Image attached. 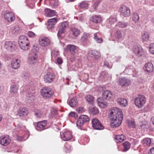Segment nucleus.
I'll list each match as a JSON object with an SVG mask.
<instances>
[{
    "instance_id": "obj_28",
    "label": "nucleus",
    "mask_w": 154,
    "mask_h": 154,
    "mask_svg": "<svg viewBox=\"0 0 154 154\" xmlns=\"http://www.w3.org/2000/svg\"><path fill=\"white\" fill-rule=\"evenodd\" d=\"M143 49L141 47L136 46L133 49V51L134 54L139 56H141L143 52Z\"/></svg>"
},
{
    "instance_id": "obj_54",
    "label": "nucleus",
    "mask_w": 154,
    "mask_h": 154,
    "mask_svg": "<svg viewBox=\"0 0 154 154\" xmlns=\"http://www.w3.org/2000/svg\"><path fill=\"white\" fill-rule=\"evenodd\" d=\"M69 116L72 117H74L75 118L77 117V114L74 112H70L69 114Z\"/></svg>"
},
{
    "instance_id": "obj_31",
    "label": "nucleus",
    "mask_w": 154,
    "mask_h": 154,
    "mask_svg": "<svg viewBox=\"0 0 154 154\" xmlns=\"http://www.w3.org/2000/svg\"><path fill=\"white\" fill-rule=\"evenodd\" d=\"M77 103V99L75 97L71 99L69 102V105L72 107H75L76 106Z\"/></svg>"
},
{
    "instance_id": "obj_58",
    "label": "nucleus",
    "mask_w": 154,
    "mask_h": 154,
    "mask_svg": "<svg viewBox=\"0 0 154 154\" xmlns=\"http://www.w3.org/2000/svg\"><path fill=\"white\" fill-rule=\"evenodd\" d=\"M83 111V110L82 109L79 108L77 110V111H78V112L79 113L82 112Z\"/></svg>"
},
{
    "instance_id": "obj_52",
    "label": "nucleus",
    "mask_w": 154,
    "mask_h": 154,
    "mask_svg": "<svg viewBox=\"0 0 154 154\" xmlns=\"http://www.w3.org/2000/svg\"><path fill=\"white\" fill-rule=\"evenodd\" d=\"M128 124L129 126L130 127L133 128L135 126L134 122V121L133 120L129 121Z\"/></svg>"
},
{
    "instance_id": "obj_51",
    "label": "nucleus",
    "mask_w": 154,
    "mask_h": 154,
    "mask_svg": "<svg viewBox=\"0 0 154 154\" xmlns=\"http://www.w3.org/2000/svg\"><path fill=\"white\" fill-rule=\"evenodd\" d=\"M116 36L117 38L118 39H120L122 38L123 36L122 35L121 32L120 31H117L116 33Z\"/></svg>"
},
{
    "instance_id": "obj_6",
    "label": "nucleus",
    "mask_w": 154,
    "mask_h": 154,
    "mask_svg": "<svg viewBox=\"0 0 154 154\" xmlns=\"http://www.w3.org/2000/svg\"><path fill=\"white\" fill-rule=\"evenodd\" d=\"M92 127L97 130H102L104 129V127L101 123L97 118L92 119Z\"/></svg>"
},
{
    "instance_id": "obj_17",
    "label": "nucleus",
    "mask_w": 154,
    "mask_h": 154,
    "mask_svg": "<svg viewBox=\"0 0 154 154\" xmlns=\"http://www.w3.org/2000/svg\"><path fill=\"white\" fill-rule=\"evenodd\" d=\"M118 84L122 86H127L131 83L130 81L125 77L120 78L118 82Z\"/></svg>"
},
{
    "instance_id": "obj_62",
    "label": "nucleus",
    "mask_w": 154,
    "mask_h": 154,
    "mask_svg": "<svg viewBox=\"0 0 154 154\" xmlns=\"http://www.w3.org/2000/svg\"><path fill=\"white\" fill-rule=\"evenodd\" d=\"M17 139L18 140L20 141H21L22 140V138H20V137H18V138H17Z\"/></svg>"
},
{
    "instance_id": "obj_38",
    "label": "nucleus",
    "mask_w": 154,
    "mask_h": 154,
    "mask_svg": "<svg viewBox=\"0 0 154 154\" xmlns=\"http://www.w3.org/2000/svg\"><path fill=\"white\" fill-rule=\"evenodd\" d=\"M122 144L124 146V148L123 149V152H126L129 150L131 146V144L128 141H125L122 143Z\"/></svg>"
},
{
    "instance_id": "obj_23",
    "label": "nucleus",
    "mask_w": 154,
    "mask_h": 154,
    "mask_svg": "<svg viewBox=\"0 0 154 154\" xmlns=\"http://www.w3.org/2000/svg\"><path fill=\"white\" fill-rule=\"evenodd\" d=\"M19 87L17 85H13L11 86L9 92L10 93L13 95H16L18 90Z\"/></svg>"
},
{
    "instance_id": "obj_30",
    "label": "nucleus",
    "mask_w": 154,
    "mask_h": 154,
    "mask_svg": "<svg viewBox=\"0 0 154 154\" xmlns=\"http://www.w3.org/2000/svg\"><path fill=\"white\" fill-rule=\"evenodd\" d=\"M85 99L89 104L92 105L93 104L94 97L93 96L90 94L88 95L85 97Z\"/></svg>"
},
{
    "instance_id": "obj_60",
    "label": "nucleus",
    "mask_w": 154,
    "mask_h": 154,
    "mask_svg": "<svg viewBox=\"0 0 154 154\" xmlns=\"http://www.w3.org/2000/svg\"><path fill=\"white\" fill-rule=\"evenodd\" d=\"M151 21L154 24V17L152 18L151 19Z\"/></svg>"
},
{
    "instance_id": "obj_15",
    "label": "nucleus",
    "mask_w": 154,
    "mask_h": 154,
    "mask_svg": "<svg viewBox=\"0 0 154 154\" xmlns=\"http://www.w3.org/2000/svg\"><path fill=\"white\" fill-rule=\"evenodd\" d=\"M46 125L47 121L46 120L38 122L37 124L36 129L38 131H42L46 128Z\"/></svg>"
},
{
    "instance_id": "obj_7",
    "label": "nucleus",
    "mask_w": 154,
    "mask_h": 154,
    "mask_svg": "<svg viewBox=\"0 0 154 154\" xmlns=\"http://www.w3.org/2000/svg\"><path fill=\"white\" fill-rule=\"evenodd\" d=\"M11 139L8 135H3L0 137V143L2 146H7L10 143Z\"/></svg>"
},
{
    "instance_id": "obj_59",
    "label": "nucleus",
    "mask_w": 154,
    "mask_h": 154,
    "mask_svg": "<svg viewBox=\"0 0 154 154\" xmlns=\"http://www.w3.org/2000/svg\"><path fill=\"white\" fill-rule=\"evenodd\" d=\"M152 124L154 125V117H152L151 119Z\"/></svg>"
},
{
    "instance_id": "obj_35",
    "label": "nucleus",
    "mask_w": 154,
    "mask_h": 154,
    "mask_svg": "<svg viewBox=\"0 0 154 154\" xmlns=\"http://www.w3.org/2000/svg\"><path fill=\"white\" fill-rule=\"evenodd\" d=\"M142 141L143 143L145 146H150L152 144L151 139L149 138H145L142 140Z\"/></svg>"
},
{
    "instance_id": "obj_45",
    "label": "nucleus",
    "mask_w": 154,
    "mask_h": 154,
    "mask_svg": "<svg viewBox=\"0 0 154 154\" xmlns=\"http://www.w3.org/2000/svg\"><path fill=\"white\" fill-rule=\"evenodd\" d=\"M20 28L18 26H15L12 29L11 31V32L12 33L16 35L18 34V33L20 32Z\"/></svg>"
},
{
    "instance_id": "obj_19",
    "label": "nucleus",
    "mask_w": 154,
    "mask_h": 154,
    "mask_svg": "<svg viewBox=\"0 0 154 154\" xmlns=\"http://www.w3.org/2000/svg\"><path fill=\"white\" fill-rule=\"evenodd\" d=\"M16 44L14 42L6 41L4 43V47L8 50L11 51L13 49L15 48Z\"/></svg>"
},
{
    "instance_id": "obj_33",
    "label": "nucleus",
    "mask_w": 154,
    "mask_h": 154,
    "mask_svg": "<svg viewBox=\"0 0 154 154\" xmlns=\"http://www.w3.org/2000/svg\"><path fill=\"white\" fill-rule=\"evenodd\" d=\"M89 112L93 115H95L99 112L98 109L96 107L91 106L89 108Z\"/></svg>"
},
{
    "instance_id": "obj_50",
    "label": "nucleus",
    "mask_w": 154,
    "mask_h": 154,
    "mask_svg": "<svg viewBox=\"0 0 154 154\" xmlns=\"http://www.w3.org/2000/svg\"><path fill=\"white\" fill-rule=\"evenodd\" d=\"M30 74L28 72H25L23 73L21 75V77L24 79H27L30 76Z\"/></svg>"
},
{
    "instance_id": "obj_22",
    "label": "nucleus",
    "mask_w": 154,
    "mask_h": 154,
    "mask_svg": "<svg viewBox=\"0 0 154 154\" xmlns=\"http://www.w3.org/2000/svg\"><path fill=\"white\" fill-rule=\"evenodd\" d=\"M20 61L17 59H15L13 60L11 62L12 68L14 69L18 68L20 66Z\"/></svg>"
},
{
    "instance_id": "obj_63",
    "label": "nucleus",
    "mask_w": 154,
    "mask_h": 154,
    "mask_svg": "<svg viewBox=\"0 0 154 154\" xmlns=\"http://www.w3.org/2000/svg\"><path fill=\"white\" fill-rule=\"evenodd\" d=\"M2 116L0 115V122L2 120Z\"/></svg>"
},
{
    "instance_id": "obj_27",
    "label": "nucleus",
    "mask_w": 154,
    "mask_h": 154,
    "mask_svg": "<svg viewBox=\"0 0 154 154\" xmlns=\"http://www.w3.org/2000/svg\"><path fill=\"white\" fill-rule=\"evenodd\" d=\"M144 69L146 72H151L153 69V65L151 63H148L145 64Z\"/></svg>"
},
{
    "instance_id": "obj_43",
    "label": "nucleus",
    "mask_w": 154,
    "mask_h": 154,
    "mask_svg": "<svg viewBox=\"0 0 154 154\" xmlns=\"http://www.w3.org/2000/svg\"><path fill=\"white\" fill-rule=\"evenodd\" d=\"M35 116L38 118H41L42 116V113L41 111L38 109H35L34 111Z\"/></svg>"
},
{
    "instance_id": "obj_11",
    "label": "nucleus",
    "mask_w": 154,
    "mask_h": 154,
    "mask_svg": "<svg viewBox=\"0 0 154 154\" xmlns=\"http://www.w3.org/2000/svg\"><path fill=\"white\" fill-rule=\"evenodd\" d=\"M57 21V19L54 18L48 20V21L47 28L49 30L51 31L54 27L55 24Z\"/></svg>"
},
{
    "instance_id": "obj_32",
    "label": "nucleus",
    "mask_w": 154,
    "mask_h": 154,
    "mask_svg": "<svg viewBox=\"0 0 154 154\" xmlns=\"http://www.w3.org/2000/svg\"><path fill=\"white\" fill-rule=\"evenodd\" d=\"M116 142L117 143L122 142L125 139V137L123 134L116 135L115 137Z\"/></svg>"
},
{
    "instance_id": "obj_42",
    "label": "nucleus",
    "mask_w": 154,
    "mask_h": 154,
    "mask_svg": "<svg viewBox=\"0 0 154 154\" xmlns=\"http://www.w3.org/2000/svg\"><path fill=\"white\" fill-rule=\"evenodd\" d=\"M78 6L81 8L87 9L88 7V4L85 1H83L78 5Z\"/></svg>"
},
{
    "instance_id": "obj_48",
    "label": "nucleus",
    "mask_w": 154,
    "mask_h": 154,
    "mask_svg": "<svg viewBox=\"0 0 154 154\" xmlns=\"http://www.w3.org/2000/svg\"><path fill=\"white\" fill-rule=\"evenodd\" d=\"M50 4L53 6H56L58 5L57 0H50Z\"/></svg>"
},
{
    "instance_id": "obj_36",
    "label": "nucleus",
    "mask_w": 154,
    "mask_h": 154,
    "mask_svg": "<svg viewBox=\"0 0 154 154\" xmlns=\"http://www.w3.org/2000/svg\"><path fill=\"white\" fill-rule=\"evenodd\" d=\"M128 25V23L127 22H119L117 23L116 26L121 28H126Z\"/></svg>"
},
{
    "instance_id": "obj_5",
    "label": "nucleus",
    "mask_w": 154,
    "mask_h": 154,
    "mask_svg": "<svg viewBox=\"0 0 154 154\" xmlns=\"http://www.w3.org/2000/svg\"><path fill=\"white\" fill-rule=\"evenodd\" d=\"M146 102V99L145 96L142 95H139L134 100L135 105L139 108H141Z\"/></svg>"
},
{
    "instance_id": "obj_53",
    "label": "nucleus",
    "mask_w": 154,
    "mask_h": 154,
    "mask_svg": "<svg viewBox=\"0 0 154 154\" xmlns=\"http://www.w3.org/2000/svg\"><path fill=\"white\" fill-rule=\"evenodd\" d=\"M104 66H106L109 69L111 68L112 67V66L109 65L108 62L106 60L104 62Z\"/></svg>"
},
{
    "instance_id": "obj_3",
    "label": "nucleus",
    "mask_w": 154,
    "mask_h": 154,
    "mask_svg": "<svg viewBox=\"0 0 154 154\" xmlns=\"http://www.w3.org/2000/svg\"><path fill=\"white\" fill-rule=\"evenodd\" d=\"M41 94L44 98L45 99H49L52 97L54 96V91L51 88L45 87L41 90Z\"/></svg>"
},
{
    "instance_id": "obj_61",
    "label": "nucleus",
    "mask_w": 154,
    "mask_h": 154,
    "mask_svg": "<svg viewBox=\"0 0 154 154\" xmlns=\"http://www.w3.org/2000/svg\"><path fill=\"white\" fill-rule=\"evenodd\" d=\"M75 0H66V2H73Z\"/></svg>"
},
{
    "instance_id": "obj_64",
    "label": "nucleus",
    "mask_w": 154,
    "mask_h": 154,
    "mask_svg": "<svg viewBox=\"0 0 154 154\" xmlns=\"http://www.w3.org/2000/svg\"><path fill=\"white\" fill-rule=\"evenodd\" d=\"M2 66V63L0 61V69H1V68Z\"/></svg>"
},
{
    "instance_id": "obj_18",
    "label": "nucleus",
    "mask_w": 154,
    "mask_h": 154,
    "mask_svg": "<svg viewBox=\"0 0 154 154\" xmlns=\"http://www.w3.org/2000/svg\"><path fill=\"white\" fill-rule=\"evenodd\" d=\"M39 44L42 46L45 47L48 45L50 43V39L47 37L42 38L39 39Z\"/></svg>"
},
{
    "instance_id": "obj_10",
    "label": "nucleus",
    "mask_w": 154,
    "mask_h": 154,
    "mask_svg": "<svg viewBox=\"0 0 154 154\" xmlns=\"http://www.w3.org/2000/svg\"><path fill=\"white\" fill-rule=\"evenodd\" d=\"M55 77V75L52 72H48L44 76L45 81L48 83L52 82Z\"/></svg>"
},
{
    "instance_id": "obj_16",
    "label": "nucleus",
    "mask_w": 154,
    "mask_h": 154,
    "mask_svg": "<svg viewBox=\"0 0 154 154\" xmlns=\"http://www.w3.org/2000/svg\"><path fill=\"white\" fill-rule=\"evenodd\" d=\"M29 113L28 109L25 107H20L18 110L17 115L20 117L26 116Z\"/></svg>"
},
{
    "instance_id": "obj_29",
    "label": "nucleus",
    "mask_w": 154,
    "mask_h": 154,
    "mask_svg": "<svg viewBox=\"0 0 154 154\" xmlns=\"http://www.w3.org/2000/svg\"><path fill=\"white\" fill-rule=\"evenodd\" d=\"M117 102L122 106L125 107L127 105V100L124 98H119Z\"/></svg>"
},
{
    "instance_id": "obj_4",
    "label": "nucleus",
    "mask_w": 154,
    "mask_h": 154,
    "mask_svg": "<svg viewBox=\"0 0 154 154\" xmlns=\"http://www.w3.org/2000/svg\"><path fill=\"white\" fill-rule=\"evenodd\" d=\"M89 120V119L87 116L85 115H81L76 122V126L79 129H82V127Z\"/></svg>"
},
{
    "instance_id": "obj_47",
    "label": "nucleus",
    "mask_w": 154,
    "mask_h": 154,
    "mask_svg": "<svg viewBox=\"0 0 154 154\" xmlns=\"http://www.w3.org/2000/svg\"><path fill=\"white\" fill-rule=\"evenodd\" d=\"M149 50L151 53L154 54V43L150 44L149 46Z\"/></svg>"
},
{
    "instance_id": "obj_24",
    "label": "nucleus",
    "mask_w": 154,
    "mask_h": 154,
    "mask_svg": "<svg viewBox=\"0 0 154 154\" xmlns=\"http://www.w3.org/2000/svg\"><path fill=\"white\" fill-rule=\"evenodd\" d=\"M103 97L104 99L106 100H109L112 96V93L109 91L106 90L103 93Z\"/></svg>"
},
{
    "instance_id": "obj_14",
    "label": "nucleus",
    "mask_w": 154,
    "mask_h": 154,
    "mask_svg": "<svg viewBox=\"0 0 154 154\" xmlns=\"http://www.w3.org/2000/svg\"><path fill=\"white\" fill-rule=\"evenodd\" d=\"M76 47L72 45H68L65 48V51L66 52L74 55L75 54Z\"/></svg>"
},
{
    "instance_id": "obj_49",
    "label": "nucleus",
    "mask_w": 154,
    "mask_h": 154,
    "mask_svg": "<svg viewBox=\"0 0 154 154\" xmlns=\"http://www.w3.org/2000/svg\"><path fill=\"white\" fill-rule=\"evenodd\" d=\"M99 2H95L92 6V8L91 9V11H94L96 9V8L99 4Z\"/></svg>"
},
{
    "instance_id": "obj_20",
    "label": "nucleus",
    "mask_w": 154,
    "mask_h": 154,
    "mask_svg": "<svg viewBox=\"0 0 154 154\" xmlns=\"http://www.w3.org/2000/svg\"><path fill=\"white\" fill-rule=\"evenodd\" d=\"M88 55L92 57H94L95 59H98L100 57V53L96 50H90L88 52Z\"/></svg>"
},
{
    "instance_id": "obj_34",
    "label": "nucleus",
    "mask_w": 154,
    "mask_h": 154,
    "mask_svg": "<svg viewBox=\"0 0 154 154\" xmlns=\"http://www.w3.org/2000/svg\"><path fill=\"white\" fill-rule=\"evenodd\" d=\"M97 103L100 107L103 108H106L107 106V104L106 102L101 101V98H98L97 100Z\"/></svg>"
},
{
    "instance_id": "obj_46",
    "label": "nucleus",
    "mask_w": 154,
    "mask_h": 154,
    "mask_svg": "<svg viewBox=\"0 0 154 154\" xmlns=\"http://www.w3.org/2000/svg\"><path fill=\"white\" fill-rule=\"evenodd\" d=\"M132 19L135 22L137 21L139 19L138 14L137 13H134L133 14Z\"/></svg>"
},
{
    "instance_id": "obj_39",
    "label": "nucleus",
    "mask_w": 154,
    "mask_h": 154,
    "mask_svg": "<svg viewBox=\"0 0 154 154\" xmlns=\"http://www.w3.org/2000/svg\"><path fill=\"white\" fill-rule=\"evenodd\" d=\"M89 37V34L84 33L81 37V40L83 42L86 43Z\"/></svg>"
},
{
    "instance_id": "obj_13",
    "label": "nucleus",
    "mask_w": 154,
    "mask_h": 154,
    "mask_svg": "<svg viewBox=\"0 0 154 154\" xmlns=\"http://www.w3.org/2000/svg\"><path fill=\"white\" fill-rule=\"evenodd\" d=\"M61 138L64 141H68L71 139L72 138L71 132L68 131L60 134Z\"/></svg>"
},
{
    "instance_id": "obj_40",
    "label": "nucleus",
    "mask_w": 154,
    "mask_h": 154,
    "mask_svg": "<svg viewBox=\"0 0 154 154\" xmlns=\"http://www.w3.org/2000/svg\"><path fill=\"white\" fill-rule=\"evenodd\" d=\"M71 32L73 36L75 37L77 36L80 33V30L75 28H72Z\"/></svg>"
},
{
    "instance_id": "obj_21",
    "label": "nucleus",
    "mask_w": 154,
    "mask_h": 154,
    "mask_svg": "<svg viewBox=\"0 0 154 154\" xmlns=\"http://www.w3.org/2000/svg\"><path fill=\"white\" fill-rule=\"evenodd\" d=\"M116 18H113L112 17H110L106 21V25L108 28H110L114 23L116 22Z\"/></svg>"
},
{
    "instance_id": "obj_44",
    "label": "nucleus",
    "mask_w": 154,
    "mask_h": 154,
    "mask_svg": "<svg viewBox=\"0 0 154 154\" xmlns=\"http://www.w3.org/2000/svg\"><path fill=\"white\" fill-rule=\"evenodd\" d=\"M94 38L97 42V43H100L103 41V39L102 38L98 37L97 36V33H95L94 34Z\"/></svg>"
},
{
    "instance_id": "obj_2",
    "label": "nucleus",
    "mask_w": 154,
    "mask_h": 154,
    "mask_svg": "<svg viewBox=\"0 0 154 154\" xmlns=\"http://www.w3.org/2000/svg\"><path fill=\"white\" fill-rule=\"evenodd\" d=\"M18 42L20 46L22 49L27 50L29 49V41L27 38L25 36H20L19 38Z\"/></svg>"
},
{
    "instance_id": "obj_56",
    "label": "nucleus",
    "mask_w": 154,
    "mask_h": 154,
    "mask_svg": "<svg viewBox=\"0 0 154 154\" xmlns=\"http://www.w3.org/2000/svg\"><path fill=\"white\" fill-rule=\"evenodd\" d=\"M62 59L60 57H58L57 59V62L59 64H61L62 63Z\"/></svg>"
},
{
    "instance_id": "obj_1",
    "label": "nucleus",
    "mask_w": 154,
    "mask_h": 154,
    "mask_svg": "<svg viewBox=\"0 0 154 154\" xmlns=\"http://www.w3.org/2000/svg\"><path fill=\"white\" fill-rule=\"evenodd\" d=\"M123 116L122 112L117 108H112L109 111V118L111 120V126L113 128L119 127L121 124Z\"/></svg>"
},
{
    "instance_id": "obj_41",
    "label": "nucleus",
    "mask_w": 154,
    "mask_h": 154,
    "mask_svg": "<svg viewBox=\"0 0 154 154\" xmlns=\"http://www.w3.org/2000/svg\"><path fill=\"white\" fill-rule=\"evenodd\" d=\"M149 32H144L143 34L142 35V39L144 41L147 42L149 40Z\"/></svg>"
},
{
    "instance_id": "obj_25",
    "label": "nucleus",
    "mask_w": 154,
    "mask_h": 154,
    "mask_svg": "<svg viewBox=\"0 0 154 154\" xmlns=\"http://www.w3.org/2000/svg\"><path fill=\"white\" fill-rule=\"evenodd\" d=\"M37 58L38 56L35 54L30 56L28 59L30 64L33 65L36 64L37 61Z\"/></svg>"
},
{
    "instance_id": "obj_55",
    "label": "nucleus",
    "mask_w": 154,
    "mask_h": 154,
    "mask_svg": "<svg viewBox=\"0 0 154 154\" xmlns=\"http://www.w3.org/2000/svg\"><path fill=\"white\" fill-rule=\"evenodd\" d=\"M28 35L31 38L34 37L35 36V34L32 31H29L28 33Z\"/></svg>"
},
{
    "instance_id": "obj_12",
    "label": "nucleus",
    "mask_w": 154,
    "mask_h": 154,
    "mask_svg": "<svg viewBox=\"0 0 154 154\" xmlns=\"http://www.w3.org/2000/svg\"><path fill=\"white\" fill-rule=\"evenodd\" d=\"M121 14L124 17L129 16L131 14L130 11L127 7L123 6L120 8Z\"/></svg>"
},
{
    "instance_id": "obj_26",
    "label": "nucleus",
    "mask_w": 154,
    "mask_h": 154,
    "mask_svg": "<svg viewBox=\"0 0 154 154\" xmlns=\"http://www.w3.org/2000/svg\"><path fill=\"white\" fill-rule=\"evenodd\" d=\"M90 21L95 23H100L102 21V19L100 16L95 15L91 18Z\"/></svg>"
},
{
    "instance_id": "obj_37",
    "label": "nucleus",
    "mask_w": 154,
    "mask_h": 154,
    "mask_svg": "<svg viewBox=\"0 0 154 154\" xmlns=\"http://www.w3.org/2000/svg\"><path fill=\"white\" fill-rule=\"evenodd\" d=\"M45 14L47 16L51 17L55 15L56 14V12L54 10L48 9L46 10Z\"/></svg>"
},
{
    "instance_id": "obj_9",
    "label": "nucleus",
    "mask_w": 154,
    "mask_h": 154,
    "mask_svg": "<svg viewBox=\"0 0 154 154\" xmlns=\"http://www.w3.org/2000/svg\"><path fill=\"white\" fill-rule=\"evenodd\" d=\"M4 17L5 20L9 22H12L15 19L14 14L12 11H9L5 13Z\"/></svg>"
},
{
    "instance_id": "obj_8",
    "label": "nucleus",
    "mask_w": 154,
    "mask_h": 154,
    "mask_svg": "<svg viewBox=\"0 0 154 154\" xmlns=\"http://www.w3.org/2000/svg\"><path fill=\"white\" fill-rule=\"evenodd\" d=\"M68 23L67 21H64L61 23L57 33V36L58 37H61V34L65 32L66 29L68 27Z\"/></svg>"
},
{
    "instance_id": "obj_57",
    "label": "nucleus",
    "mask_w": 154,
    "mask_h": 154,
    "mask_svg": "<svg viewBox=\"0 0 154 154\" xmlns=\"http://www.w3.org/2000/svg\"><path fill=\"white\" fill-rule=\"evenodd\" d=\"M150 154H154V147L151 149L150 150Z\"/></svg>"
}]
</instances>
